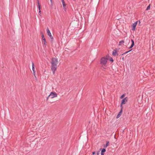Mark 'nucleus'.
I'll use <instances>...</instances> for the list:
<instances>
[{"mask_svg": "<svg viewBox=\"0 0 155 155\" xmlns=\"http://www.w3.org/2000/svg\"><path fill=\"white\" fill-rule=\"evenodd\" d=\"M122 60H124V57H123V58H122Z\"/></svg>", "mask_w": 155, "mask_h": 155, "instance_id": "29", "label": "nucleus"}, {"mask_svg": "<svg viewBox=\"0 0 155 155\" xmlns=\"http://www.w3.org/2000/svg\"><path fill=\"white\" fill-rule=\"evenodd\" d=\"M106 149L105 148L103 149L101 151V155H104V153L105 152Z\"/></svg>", "mask_w": 155, "mask_h": 155, "instance_id": "10", "label": "nucleus"}, {"mask_svg": "<svg viewBox=\"0 0 155 155\" xmlns=\"http://www.w3.org/2000/svg\"><path fill=\"white\" fill-rule=\"evenodd\" d=\"M32 69L33 71L35 70V67H34V63L32 61Z\"/></svg>", "mask_w": 155, "mask_h": 155, "instance_id": "16", "label": "nucleus"}, {"mask_svg": "<svg viewBox=\"0 0 155 155\" xmlns=\"http://www.w3.org/2000/svg\"><path fill=\"white\" fill-rule=\"evenodd\" d=\"M130 42V40L129 39L128 40V43H129V42Z\"/></svg>", "mask_w": 155, "mask_h": 155, "instance_id": "28", "label": "nucleus"}, {"mask_svg": "<svg viewBox=\"0 0 155 155\" xmlns=\"http://www.w3.org/2000/svg\"><path fill=\"white\" fill-rule=\"evenodd\" d=\"M35 72H33V74H34V75H35Z\"/></svg>", "mask_w": 155, "mask_h": 155, "instance_id": "31", "label": "nucleus"}, {"mask_svg": "<svg viewBox=\"0 0 155 155\" xmlns=\"http://www.w3.org/2000/svg\"><path fill=\"white\" fill-rule=\"evenodd\" d=\"M127 97H126L124 98L121 101V105H120V107H122V105L126 103V102H127Z\"/></svg>", "mask_w": 155, "mask_h": 155, "instance_id": "5", "label": "nucleus"}, {"mask_svg": "<svg viewBox=\"0 0 155 155\" xmlns=\"http://www.w3.org/2000/svg\"><path fill=\"white\" fill-rule=\"evenodd\" d=\"M50 97V96H49V95L48 97H47V98H46V99H47V100H48V98H49Z\"/></svg>", "mask_w": 155, "mask_h": 155, "instance_id": "26", "label": "nucleus"}, {"mask_svg": "<svg viewBox=\"0 0 155 155\" xmlns=\"http://www.w3.org/2000/svg\"><path fill=\"white\" fill-rule=\"evenodd\" d=\"M150 5H149L147 7V8H146V10H149L150 9Z\"/></svg>", "mask_w": 155, "mask_h": 155, "instance_id": "18", "label": "nucleus"}, {"mask_svg": "<svg viewBox=\"0 0 155 155\" xmlns=\"http://www.w3.org/2000/svg\"><path fill=\"white\" fill-rule=\"evenodd\" d=\"M137 21H136L134 23H133L132 25V30L135 31L136 29V27L137 23Z\"/></svg>", "mask_w": 155, "mask_h": 155, "instance_id": "6", "label": "nucleus"}, {"mask_svg": "<svg viewBox=\"0 0 155 155\" xmlns=\"http://www.w3.org/2000/svg\"><path fill=\"white\" fill-rule=\"evenodd\" d=\"M51 70L54 74L57 69V66L58 63V59L56 58H52L51 60Z\"/></svg>", "mask_w": 155, "mask_h": 155, "instance_id": "1", "label": "nucleus"}, {"mask_svg": "<svg viewBox=\"0 0 155 155\" xmlns=\"http://www.w3.org/2000/svg\"><path fill=\"white\" fill-rule=\"evenodd\" d=\"M38 6V9H39V15H40L41 14V7H40V5H39V6Z\"/></svg>", "mask_w": 155, "mask_h": 155, "instance_id": "13", "label": "nucleus"}, {"mask_svg": "<svg viewBox=\"0 0 155 155\" xmlns=\"http://www.w3.org/2000/svg\"><path fill=\"white\" fill-rule=\"evenodd\" d=\"M120 114H118L117 116V118H119L120 117Z\"/></svg>", "mask_w": 155, "mask_h": 155, "instance_id": "22", "label": "nucleus"}, {"mask_svg": "<svg viewBox=\"0 0 155 155\" xmlns=\"http://www.w3.org/2000/svg\"><path fill=\"white\" fill-rule=\"evenodd\" d=\"M47 33H48V35L49 36H51V33L48 28H47Z\"/></svg>", "mask_w": 155, "mask_h": 155, "instance_id": "8", "label": "nucleus"}, {"mask_svg": "<svg viewBox=\"0 0 155 155\" xmlns=\"http://www.w3.org/2000/svg\"><path fill=\"white\" fill-rule=\"evenodd\" d=\"M112 54L114 56H116V55H118V54L117 53V48L113 50L112 52Z\"/></svg>", "mask_w": 155, "mask_h": 155, "instance_id": "7", "label": "nucleus"}, {"mask_svg": "<svg viewBox=\"0 0 155 155\" xmlns=\"http://www.w3.org/2000/svg\"><path fill=\"white\" fill-rule=\"evenodd\" d=\"M41 36L42 37V40L44 41V43H43V45H46L47 43V42L46 41L45 38H44V34L42 32H41Z\"/></svg>", "mask_w": 155, "mask_h": 155, "instance_id": "4", "label": "nucleus"}, {"mask_svg": "<svg viewBox=\"0 0 155 155\" xmlns=\"http://www.w3.org/2000/svg\"><path fill=\"white\" fill-rule=\"evenodd\" d=\"M51 41H52L53 40L54 38L51 35V36H50Z\"/></svg>", "mask_w": 155, "mask_h": 155, "instance_id": "19", "label": "nucleus"}, {"mask_svg": "<svg viewBox=\"0 0 155 155\" xmlns=\"http://www.w3.org/2000/svg\"><path fill=\"white\" fill-rule=\"evenodd\" d=\"M38 6L40 5L39 0H37Z\"/></svg>", "mask_w": 155, "mask_h": 155, "instance_id": "23", "label": "nucleus"}, {"mask_svg": "<svg viewBox=\"0 0 155 155\" xmlns=\"http://www.w3.org/2000/svg\"><path fill=\"white\" fill-rule=\"evenodd\" d=\"M33 71V72H35V70H34V71Z\"/></svg>", "mask_w": 155, "mask_h": 155, "instance_id": "30", "label": "nucleus"}, {"mask_svg": "<svg viewBox=\"0 0 155 155\" xmlns=\"http://www.w3.org/2000/svg\"><path fill=\"white\" fill-rule=\"evenodd\" d=\"M107 60L104 57H102L100 60V64L101 67L104 69H106L107 68Z\"/></svg>", "mask_w": 155, "mask_h": 155, "instance_id": "2", "label": "nucleus"}, {"mask_svg": "<svg viewBox=\"0 0 155 155\" xmlns=\"http://www.w3.org/2000/svg\"><path fill=\"white\" fill-rule=\"evenodd\" d=\"M49 96H50L51 98H53L55 97H57V94L55 92H52L49 95Z\"/></svg>", "mask_w": 155, "mask_h": 155, "instance_id": "3", "label": "nucleus"}, {"mask_svg": "<svg viewBox=\"0 0 155 155\" xmlns=\"http://www.w3.org/2000/svg\"><path fill=\"white\" fill-rule=\"evenodd\" d=\"M110 61L112 62H113L114 61V60L111 57L110 58Z\"/></svg>", "mask_w": 155, "mask_h": 155, "instance_id": "20", "label": "nucleus"}, {"mask_svg": "<svg viewBox=\"0 0 155 155\" xmlns=\"http://www.w3.org/2000/svg\"><path fill=\"white\" fill-rule=\"evenodd\" d=\"M50 0V1H51V2H52V0Z\"/></svg>", "mask_w": 155, "mask_h": 155, "instance_id": "32", "label": "nucleus"}, {"mask_svg": "<svg viewBox=\"0 0 155 155\" xmlns=\"http://www.w3.org/2000/svg\"><path fill=\"white\" fill-rule=\"evenodd\" d=\"M104 58H105V59H106L107 60H108L109 59V56L108 54H107L106 56L104 57Z\"/></svg>", "mask_w": 155, "mask_h": 155, "instance_id": "15", "label": "nucleus"}, {"mask_svg": "<svg viewBox=\"0 0 155 155\" xmlns=\"http://www.w3.org/2000/svg\"><path fill=\"white\" fill-rule=\"evenodd\" d=\"M109 141H107L106 144L104 146V147H105V148L107 147L109 145Z\"/></svg>", "mask_w": 155, "mask_h": 155, "instance_id": "14", "label": "nucleus"}, {"mask_svg": "<svg viewBox=\"0 0 155 155\" xmlns=\"http://www.w3.org/2000/svg\"><path fill=\"white\" fill-rule=\"evenodd\" d=\"M124 96H125V94H123L121 96V97H120V98L121 99H122L123 98V97H124Z\"/></svg>", "mask_w": 155, "mask_h": 155, "instance_id": "21", "label": "nucleus"}, {"mask_svg": "<svg viewBox=\"0 0 155 155\" xmlns=\"http://www.w3.org/2000/svg\"><path fill=\"white\" fill-rule=\"evenodd\" d=\"M95 152H92V154H93L94 155V154H95Z\"/></svg>", "mask_w": 155, "mask_h": 155, "instance_id": "27", "label": "nucleus"}, {"mask_svg": "<svg viewBox=\"0 0 155 155\" xmlns=\"http://www.w3.org/2000/svg\"><path fill=\"white\" fill-rule=\"evenodd\" d=\"M132 50V49H131V50H130L128 51H126L125 52H124V53H123L122 55H124V54H125L128 53L130 51H131Z\"/></svg>", "mask_w": 155, "mask_h": 155, "instance_id": "17", "label": "nucleus"}, {"mask_svg": "<svg viewBox=\"0 0 155 155\" xmlns=\"http://www.w3.org/2000/svg\"><path fill=\"white\" fill-rule=\"evenodd\" d=\"M124 40H122L119 42L118 45L119 46L121 45L122 44L124 43Z\"/></svg>", "mask_w": 155, "mask_h": 155, "instance_id": "12", "label": "nucleus"}, {"mask_svg": "<svg viewBox=\"0 0 155 155\" xmlns=\"http://www.w3.org/2000/svg\"><path fill=\"white\" fill-rule=\"evenodd\" d=\"M131 41L132 42V44L131 46L129 48H133V47L134 46V42L133 39L131 40Z\"/></svg>", "mask_w": 155, "mask_h": 155, "instance_id": "9", "label": "nucleus"}, {"mask_svg": "<svg viewBox=\"0 0 155 155\" xmlns=\"http://www.w3.org/2000/svg\"><path fill=\"white\" fill-rule=\"evenodd\" d=\"M61 2L62 3L63 5V7L64 8H65V7L66 6V4L65 3V2H64V0H61Z\"/></svg>", "mask_w": 155, "mask_h": 155, "instance_id": "11", "label": "nucleus"}, {"mask_svg": "<svg viewBox=\"0 0 155 155\" xmlns=\"http://www.w3.org/2000/svg\"><path fill=\"white\" fill-rule=\"evenodd\" d=\"M122 109H121L119 114H120V113H122Z\"/></svg>", "mask_w": 155, "mask_h": 155, "instance_id": "25", "label": "nucleus"}, {"mask_svg": "<svg viewBox=\"0 0 155 155\" xmlns=\"http://www.w3.org/2000/svg\"><path fill=\"white\" fill-rule=\"evenodd\" d=\"M122 109H121L119 114H120V113H122Z\"/></svg>", "mask_w": 155, "mask_h": 155, "instance_id": "24", "label": "nucleus"}]
</instances>
